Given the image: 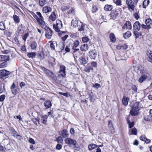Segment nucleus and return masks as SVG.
I'll use <instances>...</instances> for the list:
<instances>
[{"instance_id":"25","label":"nucleus","mask_w":152,"mask_h":152,"mask_svg":"<svg viewBox=\"0 0 152 152\" xmlns=\"http://www.w3.org/2000/svg\"><path fill=\"white\" fill-rule=\"evenodd\" d=\"M78 21L76 19H73L72 21L71 25L75 27L78 26Z\"/></svg>"},{"instance_id":"42","label":"nucleus","mask_w":152,"mask_h":152,"mask_svg":"<svg viewBox=\"0 0 152 152\" xmlns=\"http://www.w3.org/2000/svg\"><path fill=\"white\" fill-rule=\"evenodd\" d=\"M5 29L4 23L3 22H0V29L4 30Z\"/></svg>"},{"instance_id":"8","label":"nucleus","mask_w":152,"mask_h":152,"mask_svg":"<svg viewBox=\"0 0 152 152\" xmlns=\"http://www.w3.org/2000/svg\"><path fill=\"white\" fill-rule=\"evenodd\" d=\"M97 55V52L95 50L90 51L88 53V56L89 57L93 59H95Z\"/></svg>"},{"instance_id":"62","label":"nucleus","mask_w":152,"mask_h":152,"mask_svg":"<svg viewBox=\"0 0 152 152\" xmlns=\"http://www.w3.org/2000/svg\"><path fill=\"white\" fill-rule=\"evenodd\" d=\"M97 9L96 7H93L92 10V12L93 13L97 11Z\"/></svg>"},{"instance_id":"41","label":"nucleus","mask_w":152,"mask_h":152,"mask_svg":"<svg viewBox=\"0 0 152 152\" xmlns=\"http://www.w3.org/2000/svg\"><path fill=\"white\" fill-rule=\"evenodd\" d=\"M138 72H140V73L141 74H143L144 72V68L142 66H139L138 68Z\"/></svg>"},{"instance_id":"60","label":"nucleus","mask_w":152,"mask_h":152,"mask_svg":"<svg viewBox=\"0 0 152 152\" xmlns=\"http://www.w3.org/2000/svg\"><path fill=\"white\" fill-rule=\"evenodd\" d=\"M84 25H83V24H81V27L78 29L79 31H83L84 30Z\"/></svg>"},{"instance_id":"6","label":"nucleus","mask_w":152,"mask_h":152,"mask_svg":"<svg viewBox=\"0 0 152 152\" xmlns=\"http://www.w3.org/2000/svg\"><path fill=\"white\" fill-rule=\"evenodd\" d=\"M42 71L49 77L53 78L54 75L53 73L50 70L47 69L44 67H41V68Z\"/></svg>"},{"instance_id":"34","label":"nucleus","mask_w":152,"mask_h":152,"mask_svg":"<svg viewBox=\"0 0 152 152\" xmlns=\"http://www.w3.org/2000/svg\"><path fill=\"white\" fill-rule=\"evenodd\" d=\"M152 20L150 18H148L146 19L145 21V23L146 25L149 27L150 25L152 24Z\"/></svg>"},{"instance_id":"51","label":"nucleus","mask_w":152,"mask_h":152,"mask_svg":"<svg viewBox=\"0 0 152 152\" xmlns=\"http://www.w3.org/2000/svg\"><path fill=\"white\" fill-rule=\"evenodd\" d=\"M121 49L124 50H126L128 47V46L126 44H124L123 45H121Z\"/></svg>"},{"instance_id":"50","label":"nucleus","mask_w":152,"mask_h":152,"mask_svg":"<svg viewBox=\"0 0 152 152\" xmlns=\"http://www.w3.org/2000/svg\"><path fill=\"white\" fill-rule=\"evenodd\" d=\"M6 63V62H3L0 64V68H3L5 67Z\"/></svg>"},{"instance_id":"2","label":"nucleus","mask_w":152,"mask_h":152,"mask_svg":"<svg viewBox=\"0 0 152 152\" xmlns=\"http://www.w3.org/2000/svg\"><path fill=\"white\" fill-rule=\"evenodd\" d=\"M139 104V102H137L132 105V109L130 111V114L131 115L136 116L139 114L138 111L140 110L138 106Z\"/></svg>"},{"instance_id":"48","label":"nucleus","mask_w":152,"mask_h":152,"mask_svg":"<svg viewBox=\"0 0 152 152\" xmlns=\"http://www.w3.org/2000/svg\"><path fill=\"white\" fill-rule=\"evenodd\" d=\"M89 39L87 37L82 38V40L83 42H86L89 41Z\"/></svg>"},{"instance_id":"11","label":"nucleus","mask_w":152,"mask_h":152,"mask_svg":"<svg viewBox=\"0 0 152 152\" xmlns=\"http://www.w3.org/2000/svg\"><path fill=\"white\" fill-rule=\"evenodd\" d=\"M52 10V8L48 6H45L42 9V12L45 13L50 12H51Z\"/></svg>"},{"instance_id":"54","label":"nucleus","mask_w":152,"mask_h":152,"mask_svg":"<svg viewBox=\"0 0 152 152\" xmlns=\"http://www.w3.org/2000/svg\"><path fill=\"white\" fill-rule=\"evenodd\" d=\"M146 138V137L145 136L142 135L140 137V139L142 141H144Z\"/></svg>"},{"instance_id":"36","label":"nucleus","mask_w":152,"mask_h":152,"mask_svg":"<svg viewBox=\"0 0 152 152\" xmlns=\"http://www.w3.org/2000/svg\"><path fill=\"white\" fill-rule=\"evenodd\" d=\"M47 1V0H39V4L40 6L42 7L45 4Z\"/></svg>"},{"instance_id":"57","label":"nucleus","mask_w":152,"mask_h":152,"mask_svg":"<svg viewBox=\"0 0 152 152\" xmlns=\"http://www.w3.org/2000/svg\"><path fill=\"white\" fill-rule=\"evenodd\" d=\"M134 122H131L129 123V128H131L134 125Z\"/></svg>"},{"instance_id":"26","label":"nucleus","mask_w":152,"mask_h":152,"mask_svg":"<svg viewBox=\"0 0 152 152\" xmlns=\"http://www.w3.org/2000/svg\"><path fill=\"white\" fill-rule=\"evenodd\" d=\"M131 35V33L130 31H127L124 33L123 35V37L125 39H127Z\"/></svg>"},{"instance_id":"44","label":"nucleus","mask_w":152,"mask_h":152,"mask_svg":"<svg viewBox=\"0 0 152 152\" xmlns=\"http://www.w3.org/2000/svg\"><path fill=\"white\" fill-rule=\"evenodd\" d=\"M58 47L60 48L61 50H63L64 47V43L62 42H60L59 43Z\"/></svg>"},{"instance_id":"49","label":"nucleus","mask_w":152,"mask_h":152,"mask_svg":"<svg viewBox=\"0 0 152 152\" xmlns=\"http://www.w3.org/2000/svg\"><path fill=\"white\" fill-rule=\"evenodd\" d=\"M115 3L117 5L121 6V0H117L115 2Z\"/></svg>"},{"instance_id":"33","label":"nucleus","mask_w":152,"mask_h":152,"mask_svg":"<svg viewBox=\"0 0 152 152\" xmlns=\"http://www.w3.org/2000/svg\"><path fill=\"white\" fill-rule=\"evenodd\" d=\"M149 3V0H145L142 4V6L143 8H146L147 7Z\"/></svg>"},{"instance_id":"61","label":"nucleus","mask_w":152,"mask_h":152,"mask_svg":"<svg viewBox=\"0 0 152 152\" xmlns=\"http://www.w3.org/2000/svg\"><path fill=\"white\" fill-rule=\"evenodd\" d=\"M61 145L59 144H58L56 146V149L58 150H60L61 149Z\"/></svg>"},{"instance_id":"7","label":"nucleus","mask_w":152,"mask_h":152,"mask_svg":"<svg viewBox=\"0 0 152 152\" xmlns=\"http://www.w3.org/2000/svg\"><path fill=\"white\" fill-rule=\"evenodd\" d=\"M120 11L119 10L113 11L110 14V19L115 20L119 15Z\"/></svg>"},{"instance_id":"20","label":"nucleus","mask_w":152,"mask_h":152,"mask_svg":"<svg viewBox=\"0 0 152 152\" xmlns=\"http://www.w3.org/2000/svg\"><path fill=\"white\" fill-rule=\"evenodd\" d=\"M147 76L145 75H142L138 79V81L140 83H142L144 81L147 79Z\"/></svg>"},{"instance_id":"46","label":"nucleus","mask_w":152,"mask_h":152,"mask_svg":"<svg viewBox=\"0 0 152 152\" xmlns=\"http://www.w3.org/2000/svg\"><path fill=\"white\" fill-rule=\"evenodd\" d=\"M56 141L58 143H62L63 142V140L61 136H59L56 138Z\"/></svg>"},{"instance_id":"16","label":"nucleus","mask_w":152,"mask_h":152,"mask_svg":"<svg viewBox=\"0 0 152 152\" xmlns=\"http://www.w3.org/2000/svg\"><path fill=\"white\" fill-rule=\"evenodd\" d=\"M43 18H42H42H38L37 19V21L38 23L43 28L45 27L46 26L45 25V22L43 20Z\"/></svg>"},{"instance_id":"59","label":"nucleus","mask_w":152,"mask_h":152,"mask_svg":"<svg viewBox=\"0 0 152 152\" xmlns=\"http://www.w3.org/2000/svg\"><path fill=\"white\" fill-rule=\"evenodd\" d=\"M20 86L21 88H22L25 86L26 84L24 82H21L20 83Z\"/></svg>"},{"instance_id":"40","label":"nucleus","mask_w":152,"mask_h":152,"mask_svg":"<svg viewBox=\"0 0 152 152\" xmlns=\"http://www.w3.org/2000/svg\"><path fill=\"white\" fill-rule=\"evenodd\" d=\"M65 67L63 65H61L60 66V72H62L64 74V75H65Z\"/></svg>"},{"instance_id":"17","label":"nucleus","mask_w":152,"mask_h":152,"mask_svg":"<svg viewBox=\"0 0 152 152\" xmlns=\"http://www.w3.org/2000/svg\"><path fill=\"white\" fill-rule=\"evenodd\" d=\"M61 135L62 136L64 137H68L69 136V134L68 131L66 129H64L61 132Z\"/></svg>"},{"instance_id":"22","label":"nucleus","mask_w":152,"mask_h":152,"mask_svg":"<svg viewBox=\"0 0 152 152\" xmlns=\"http://www.w3.org/2000/svg\"><path fill=\"white\" fill-rule=\"evenodd\" d=\"M129 101V99L128 98L124 96L123 97V99H122V103L123 104L125 105H126L128 104V102Z\"/></svg>"},{"instance_id":"10","label":"nucleus","mask_w":152,"mask_h":152,"mask_svg":"<svg viewBox=\"0 0 152 152\" xmlns=\"http://www.w3.org/2000/svg\"><path fill=\"white\" fill-rule=\"evenodd\" d=\"M133 28L134 31H138L140 28V24L138 21L135 22L134 24Z\"/></svg>"},{"instance_id":"12","label":"nucleus","mask_w":152,"mask_h":152,"mask_svg":"<svg viewBox=\"0 0 152 152\" xmlns=\"http://www.w3.org/2000/svg\"><path fill=\"white\" fill-rule=\"evenodd\" d=\"M149 113V116H145L144 117V118L145 120L148 121L152 120V109L150 110Z\"/></svg>"},{"instance_id":"28","label":"nucleus","mask_w":152,"mask_h":152,"mask_svg":"<svg viewBox=\"0 0 152 152\" xmlns=\"http://www.w3.org/2000/svg\"><path fill=\"white\" fill-rule=\"evenodd\" d=\"M37 46V43L34 41L32 42L31 44V49L32 50H35Z\"/></svg>"},{"instance_id":"27","label":"nucleus","mask_w":152,"mask_h":152,"mask_svg":"<svg viewBox=\"0 0 152 152\" xmlns=\"http://www.w3.org/2000/svg\"><path fill=\"white\" fill-rule=\"evenodd\" d=\"M110 38L111 42H115L116 38L114 34L112 33L110 34Z\"/></svg>"},{"instance_id":"14","label":"nucleus","mask_w":152,"mask_h":152,"mask_svg":"<svg viewBox=\"0 0 152 152\" xmlns=\"http://www.w3.org/2000/svg\"><path fill=\"white\" fill-rule=\"evenodd\" d=\"M137 134V130L134 127L129 130V135H136Z\"/></svg>"},{"instance_id":"52","label":"nucleus","mask_w":152,"mask_h":152,"mask_svg":"<svg viewBox=\"0 0 152 152\" xmlns=\"http://www.w3.org/2000/svg\"><path fill=\"white\" fill-rule=\"evenodd\" d=\"M5 98V96L4 95H2L0 96V101L2 102L4 100Z\"/></svg>"},{"instance_id":"47","label":"nucleus","mask_w":152,"mask_h":152,"mask_svg":"<svg viewBox=\"0 0 152 152\" xmlns=\"http://www.w3.org/2000/svg\"><path fill=\"white\" fill-rule=\"evenodd\" d=\"M93 87L96 89H98L101 87V85L99 83H95L93 85Z\"/></svg>"},{"instance_id":"5","label":"nucleus","mask_w":152,"mask_h":152,"mask_svg":"<svg viewBox=\"0 0 152 152\" xmlns=\"http://www.w3.org/2000/svg\"><path fill=\"white\" fill-rule=\"evenodd\" d=\"M65 143L70 146L73 145L74 146L76 145L77 142L76 140H73L70 138H67L64 140Z\"/></svg>"},{"instance_id":"39","label":"nucleus","mask_w":152,"mask_h":152,"mask_svg":"<svg viewBox=\"0 0 152 152\" xmlns=\"http://www.w3.org/2000/svg\"><path fill=\"white\" fill-rule=\"evenodd\" d=\"M64 76V75L63 74H60V75H59L56 78V80L57 81V82L58 83H60L61 82V79L60 77H63Z\"/></svg>"},{"instance_id":"64","label":"nucleus","mask_w":152,"mask_h":152,"mask_svg":"<svg viewBox=\"0 0 152 152\" xmlns=\"http://www.w3.org/2000/svg\"><path fill=\"white\" fill-rule=\"evenodd\" d=\"M134 15L135 17V18L137 20L139 18V17L137 13V12L135 13L134 14Z\"/></svg>"},{"instance_id":"23","label":"nucleus","mask_w":152,"mask_h":152,"mask_svg":"<svg viewBox=\"0 0 152 152\" xmlns=\"http://www.w3.org/2000/svg\"><path fill=\"white\" fill-rule=\"evenodd\" d=\"M104 9L105 10L107 11H109L112 10L113 7L112 5L107 4L105 5Z\"/></svg>"},{"instance_id":"55","label":"nucleus","mask_w":152,"mask_h":152,"mask_svg":"<svg viewBox=\"0 0 152 152\" xmlns=\"http://www.w3.org/2000/svg\"><path fill=\"white\" fill-rule=\"evenodd\" d=\"M68 13L69 14L72 13L73 14H74L75 13V12L74 9L72 8H71L68 12Z\"/></svg>"},{"instance_id":"37","label":"nucleus","mask_w":152,"mask_h":152,"mask_svg":"<svg viewBox=\"0 0 152 152\" xmlns=\"http://www.w3.org/2000/svg\"><path fill=\"white\" fill-rule=\"evenodd\" d=\"M147 55L149 58L148 60L150 62H152V51H148Z\"/></svg>"},{"instance_id":"18","label":"nucleus","mask_w":152,"mask_h":152,"mask_svg":"<svg viewBox=\"0 0 152 152\" xmlns=\"http://www.w3.org/2000/svg\"><path fill=\"white\" fill-rule=\"evenodd\" d=\"M9 56L0 55V61H7L9 60Z\"/></svg>"},{"instance_id":"9","label":"nucleus","mask_w":152,"mask_h":152,"mask_svg":"<svg viewBox=\"0 0 152 152\" xmlns=\"http://www.w3.org/2000/svg\"><path fill=\"white\" fill-rule=\"evenodd\" d=\"M52 31L48 27L46 30L45 35L46 37L49 39H50L52 36Z\"/></svg>"},{"instance_id":"31","label":"nucleus","mask_w":152,"mask_h":152,"mask_svg":"<svg viewBox=\"0 0 152 152\" xmlns=\"http://www.w3.org/2000/svg\"><path fill=\"white\" fill-rule=\"evenodd\" d=\"M13 18L15 23H18L20 22V20L19 17L14 15L13 16Z\"/></svg>"},{"instance_id":"3","label":"nucleus","mask_w":152,"mask_h":152,"mask_svg":"<svg viewBox=\"0 0 152 152\" xmlns=\"http://www.w3.org/2000/svg\"><path fill=\"white\" fill-rule=\"evenodd\" d=\"M126 3L129 10L134 11L135 6V4L132 0H126Z\"/></svg>"},{"instance_id":"4","label":"nucleus","mask_w":152,"mask_h":152,"mask_svg":"<svg viewBox=\"0 0 152 152\" xmlns=\"http://www.w3.org/2000/svg\"><path fill=\"white\" fill-rule=\"evenodd\" d=\"M10 74V72L5 70H1L0 71V78L4 80L8 77V75Z\"/></svg>"},{"instance_id":"53","label":"nucleus","mask_w":152,"mask_h":152,"mask_svg":"<svg viewBox=\"0 0 152 152\" xmlns=\"http://www.w3.org/2000/svg\"><path fill=\"white\" fill-rule=\"evenodd\" d=\"M137 31H134L133 32L135 36V38L136 39H137V38H138L139 37V34L138 32H137Z\"/></svg>"},{"instance_id":"15","label":"nucleus","mask_w":152,"mask_h":152,"mask_svg":"<svg viewBox=\"0 0 152 152\" xmlns=\"http://www.w3.org/2000/svg\"><path fill=\"white\" fill-rule=\"evenodd\" d=\"M88 46L86 44L82 45L80 47V49L82 51H86L88 49Z\"/></svg>"},{"instance_id":"24","label":"nucleus","mask_w":152,"mask_h":152,"mask_svg":"<svg viewBox=\"0 0 152 152\" xmlns=\"http://www.w3.org/2000/svg\"><path fill=\"white\" fill-rule=\"evenodd\" d=\"M7 146L8 147H7L6 148L1 146V144H0V151H5L6 149L7 150H10V144H8L7 145Z\"/></svg>"},{"instance_id":"56","label":"nucleus","mask_w":152,"mask_h":152,"mask_svg":"<svg viewBox=\"0 0 152 152\" xmlns=\"http://www.w3.org/2000/svg\"><path fill=\"white\" fill-rule=\"evenodd\" d=\"M18 90V88L16 89H15L14 88V89L11 90V91L13 94L14 95H15L18 92L17 90Z\"/></svg>"},{"instance_id":"29","label":"nucleus","mask_w":152,"mask_h":152,"mask_svg":"<svg viewBox=\"0 0 152 152\" xmlns=\"http://www.w3.org/2000/svg\"><path fill=\"white\" fill-rule=\"evenodd\" d=\"M97 146H98L97 145L95 144H91L88 145V148L89 150L90 151H91V150L94 149L95 148H96V147H97Z\"/></svg>"},{"instance_id":"19","label":"nucleus","mask_w":152,"mask_h":152,"mask_svg":"<svg viewBox=\"0 0 152 152\" xmlns=\"http://www.w3.org/2000/svg\"><path fill=\"white\" fill-rule=\"evenodd\" d=\"M44 105L47 109L51 107L52 104L50 101L49 100H46L44 103Z\"/></svg>"},{"instance_id":"38","label":"nucleus","mask_w":152,"mask_h":152,"mask_svg":"<svg viewBox=\"0 0 152 152\" xmlns=\"http://www.w3.org/2000/svg\"><path fill=\"white\" fill-rule=\"evenodd\" d=\"M48 118V116L47 115H45L42 116L41 119V121L42 123L45 124L47 121V119Z\"/></svg>"},{"instance_id":"45","label":"nucleus","mask_w":152,"mask_h":152,"mask_svg":"<svg viewBox=\"0 0 152 152\" xmlns=\"http://www.w3.org/2000/svg\"><path fill=\"white\" fill-rule=\"evenodd\" d=\"M38 57L41 59H43L44 57V53L43 52H40L38 54Z\"/></svg>"},{"instance_id":"1","label":"nucleus","mask_w":152,"mask_h":152,"mask_svg":"<svg viewBox=\"0 0 152 152\" xmlns=\"http://www.w3.org/2000/svg\"><path fill=\"white\" fill-rule=\"evenodd\" d=\"M54 29L56 31L61 34L64 33L63 32L60 31L63 27V24L61 21L59 20H56V24H54L53 25Z\"/></svg>"},{"instance_id":"35","label":"nucleus","mask_w":152,"mask_h":152,"mask_svg":"<svg viewBox=\"0 0 152 152\" xmlns=\"http://www.w3.org/2000/svg\"><path fill=\"white\" fill-rule=\"evenodd\" d=\"M36 55V53L34 52H31L28 53L27 54L28 56L30 58L35 57Z\"/></svg>"},{"instance_id":"58","label":"nucleus","mask_w":152,"mask_h":152,"mask_svg":"<svg viewBox=\"0 0 152 152\" xmlns=\"http://www.w3.org/2000/svg\"><path fill=\"white\" fill-rule=\"evenodd\" d=\"M29 142L31 143L34 144L35 142L33 139L32 138H30L29 140Z\"/></svg>"},{"instance_id":"63","label":"nucleus","mask_w":152,"mask_h":152,"mask_svg":"<svg viewBox=\"0 0 152 152\" xmlns=\"http://www.w3.org/2000/svg\"><path fill=\"white\" fill-rule=\"evenodd\" d=\"M37 14L39 17V18H42V19L43 17L42 16V14L40 12H37Z\"/></svg>"},{"instance_id":"32","label":"nucleus","mask_w":152,"mask_h":152,"mask_svg":"<svg viewBox=\"0 0 152 152\" xmlns=\"http://www.w3.org/2000/svg\"><path fill=\"white\" fill-rule=\"evenodd\" d=\"M18 31L20 33H23L24 31V29L23 28V25L21 24L19 25L18 28Z\"/></svg>"},{"instance_id":"43","label":"nucleus","mask_w":152,"mask_h":152,"mask_svg":"<svg viewBox=\"0 0 152 152\" xmlns=\"http://www.w3.org/2000/svg\"><path fill=\"white\" fill-rule=\"evenodd\" d=\"M80 60L83 64H86L87 63L86 60V58L84 56L80 57Z\"/></svg>"},{"instance_id":"21","label":"nucleus","mask_w":152,"mask_h":152,"mask_svg":"<svg viewBox=\"0 0 152 152\" xmlns=\"http://www.w3.org/2000/svg\"><path fill=\"white\" fill-rule=\"evenodd\" d=\"M49 19L52 21H55L56 19V16L54 12H52L49 17Z\"/></svg>"},{"instance_id":"13","label":"nucleus","mask_w":152,"mask_h":152,"mask_svg":"<svg viewBox=\"0 0 152 152\" xmlns=\"http://www.w3.org/2000/svg\"><path fill=\"white\" fill-rule=\"evenodd\" d=\"M132 28L131 23L129 21H127L123 27L124 29H131Z\"/></svg>"},{"instance_id":"30","label":"nucleus","mask_w":152,"mask_h":152,"mask_svg":"<svg viewBox=\"0 0 152 152\" xmlns=\"http://www.w3.org/2000/svg\"><path fill=\"white\" fill-rule=\"evenodd\" d=\"M79 44V42L78 40H75L74 41L73 45L72 48L73 50H75V48L78 46Z\"/></svg>"}]
</instances>
